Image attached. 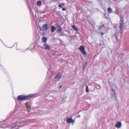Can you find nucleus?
I'll list each match as a JSON object with an SVG mask.
<instances>
[{"label": "nucleus", "mask_w": 129, "mask_h": 129, "mask_svg": "<svg viewBox=\"0 0 129 129\" xmlns=\"http://www.w3.org/2000/svg\"><path fill=\"white\" fill-rule=\"evenodd\" d=\"M67 122L69 123H72L73 122V120L70 118H68L67 119Z\"/></svg>", "instance_id": "obj_9"}, {"label": "nucleus", "mask_w": 129, "mask_h": 129, "mask_svg": "<svg viewBox=\"0 0 129 129\" xmlns=\"http://www.w3.org/2000/svg\"><path fill=\"white\" fill-rule=\"evenodd\" d=\"M62 86H60L59 87V88H61L62 87Z\"/></svg>", "instance_id": "obj_25"}, {"label": "nucleus", "mask_w": 129, "mask_h": 129, "mask_svg": "<svg viewBox=\"0 0 129 129\" xmlns=\"http://www.w3.org/2000/svg\"><path fill=\"white\" fill-rule=\"evenodd\" d=\"M79 50L81 53L84 55H86L87 53L85 50V47L83 45H81L79 48Z\"/></svg>", "instance_id": "obj_2"}, {"label": "nucleus", "mask_w": 129, "mask_h": 129, "mask_svg": "<svg viewBox=\"0 0 129 129\" xmlns=\"http://www.w3.org/2000/svg\"><path fill=\"white\" fill-rule=\"evenodd\" d=\"M30 103L29 102H28L26 103V105L27 108H29L30 107Z\"/></svg>", "instance_id": "obj_11"}, {"label": "nucleus", "mask_w": 129, "mask_h": 129, "mask_svg": "<svg viewBox=\"0 0 129 129\" xmlns=\"http://www.w3.org/2000/svg\"><path fill=\"white\" fill-rule=\"evenodd\" d=\"M107 10L109 13H110L112 12V10L110 8H108Z\"/></svg>", "instance_id": "obj_14"}, {"label": "nucleus", "mask_w": 129, "mask_h": 129, "mask_svg": "<svg viewBox=\"0 0 129 129\" xmlns=\"http://www.w3.org/2000/svg\"><path fill=\"white\" fill-rule=\"evenodd\" d=\"M30 108H27L28 111H30Z\"/></svg>", "instance_id": "obj_24"}, {"label": "nucleus", "mask_w": 129, "mask_h": 129, "mask_svg": "<svg viewBox=\"0 0 129 129\" xmlns=\"http://www.w3.org/2000/svg\"><path fill=\"white\" fill-rule=\"evenodd\" d=\"M58 7L60 8L61 7L62 5L61 4H59L58 5Z\"/></svg>", "instance_id": "obj_18"}, {"label": "nucleus", "mask_w": 129, "mask_h": 129, "mask_svg": "<svg viewBox=\"0 0 129 129\" xmlns=\"http://www.w3.org/2000/svg\"><path fill=\"white\" fill-rule=\"evenodd\" d=\"M49 28V26L48 24H45L43 26V29L44 30H47Z\"/></svg>", "instance_id": "obj_8"}, {"label": "nucleus", "mask_w": 129, "mask_h": 129, "mask_svg": "<svg viewBox=\"0 0 129 129\" xmlns=\"http://www.w3.org/2000/svg\"><path fill=\"white\" fill-rule=\"evenodd\" d=\"M42 5L41 2V1H39L37 2V5L38 6H41Z\"/></svg>", "instance_id": "obj_17"}, {"label": "nucleus", "mask_w": 129, "mask_h": 129, "mask_svg": "<svg viewBox=\"0 0 129 129\" xmlns=\"http://www.w3.org/2000/svg\"><path fill=\"white\" fill-rule=\"evenodd\" d=\"M56 30L57 31V32L58 33H60L62 30V27L59 24H58L56 27H55Z\"/></svg>", "instance_id": "obj_3"}, {"label": "nucleus", "mask_w": 129, "mask_h": 129, "mask_svg": "<svg viewBox=\"0 0 129 129\" xmlns=\"http://www.w3.org/2000/svg\"><path fill=\"white\" fill-rule=\"evenodd\" d=\"M102 26H100L99 30H100L102 28Z\"/></svg>", "instance_id": "obj_22"}, {"label": "nucleus", "mask_w": 129, "mask_h": 129, "mask_svg": "<svg viewBox=\"0 0 129 129\" xmlns=\"http://www.w3.org/2000/svg\"><path fill=\"white\" fill-rule=\"evenodd\" d=\"M121 125V122L118 121L116 123L115 126L116 127L119 128L120 127Z\"/></svg>", "instance_id": "obj_7"}, {"label": "nucleus", "mask_w": 129, "mask_h": 129, "mask_svg": "<svg viewBox=\"0 0 129 129\" xmlns=\"http://www.w3.org/2000/svg\"><path fill=\"white\" fill-rule=\"evenodd\" d=\"M33 95L31 94H29L27 95H19L17 97V100L18 101H21L26 100L32 97Z\"/></svg>", "instance_id": "obj_1"}, {"label": "nucleus", "mask_w": 129, "mask_h": 129, "mask_svg": "<svg viewBox=\"0 0 129 129\" xmlns=\"http://www.w3.org/2000/svg\"><path fill=\"white\" fill-rule=\"evenodd\" d=\"M120 21L121 22L119 23V27L120 29V31H122V28L123 26L124 22L123 21V20L121 19L120 20Z\"/></svg>", "instance_id": "obj_4"}, {"label": "nucleus", "mask_w": 129, "mask_h": 129, "mask_svg": "<svg viewBox=\"0 0 129 129\" xmlns=\"http://www.w3.org/2000/svg\"><path fill=\"white\" fill-rule=\"evenodd\" d=\"M104 29H105V28H102V29L103 30H104Z\"/></svg>", "instance_id": "obj_26"}, {"label": "nucleus", "mask_w": 129, "mask_h": 129, "mask_svg": "<svg viewBox=\"0 0 129 129\" xmlns=\"http://www.w3.org/2000/svg\"><path fill=\"white\" fill-rule=\"evenodd\" d=\"M61 4L63 6L64 5V4L63 3H62Z\"/></svg>", "instance_id": "obj_23"}, {"label": "nucleus", "mask_w": 129, "mask_h": 129, "mask_svg": "<svg viewBox=\"0 0 129 129\" xmlns=\"http://www.w3.org/2000/svg\"><path fill=\"white\" fill-rule=\"evenodd\" d=\"M15 125L13 126H12L11 127V128H13L16 127V126H19L20 125V124L19 123H16L15 124Z\"/></svg>", "instance_id": "obj_15"}, {"label": "nucleus", "mask_w": 129, "mask_h": 129, "mask_svg": "<svg viewBox=\"0 0 129 129\" xmlns=\"http://www.w3.org/2000/svg\"><path fill=\"white\" fill-rule=\"evenodd\" d=\"M62 75L60 73H58L57 75L55 76L54 79H57L58 80H59L61 78Z\"/></svg>", "instance_id": "obj_5"}, {"label": "nucleus", "mask_w": 129, "mask_h": 129, "mask_svg": "<svg viewBox=\"0 0 129 129\" xmlns=\"http://www.w3.org/2000/svg\"><path fill=\"white\" fill-rule=\"evenodd\" d=\"M42 40L43 42H44L46 43L47 41V39L46 37H43L42 38Z\"/></svg>", "instance_id": "obj_10"}, {"label": "nucleus", "mask_w": 129, "mask_h": 129, "mask_svg": "<svg viewBox=\"0 0 129 129\" xmlns=\"http://www.w3.org/2000/svg\"><path fill=\"white\" fill-rule=\"evenodd\" d=\"M71 27L73 28V29L76 31H78V28H76L75 25H72Z\"/></svg>", "instance_id": "obj_12"}, {"label": "nucleus", "mask_w": 129, "mask_h": 129, "mask_svg": "<svg viewBox=\"0 0 129 129\" xmlns=\"http://www.w3.org/2000/svg\"><path fill=\"white\" fill-rule=\"evenodd\" d=\"M44 46L45 49H47L48 50H50V46L47 43H45L44 44Z\"/></svg>", "instance_id": "obj_6"}, {"label": "nucleus", "mask_w": 129, "mask_h": 129, "mask_svg": "<svg viewBox=\"0 0 129 129\" xmlns=\"http://www.w3.org/2000/svg\"><path fill=\"white\" fill-rule=\"evenodd\" d=\"M51 31L52 32H53L55 30V29H56V28L53 26H51Z\"/></svg>", "instance_id": "obj_13"}, {"label": "nucleus", "mask_w": 129, "mask_h": 129, "mask_svg": "<svg viewBox=\"0 0 129 129\" xmlns=\"http://www.w3.org/2000/svg\"><path fill=\"white\" fill-rule=\"evenodd\" d=\"M101 33L102 34V36H103L104 34L103 33H102V32H101Z\"/></svg>", "instance_id": "obj_21"}, {"label": "nucleus", "mask_w": 129, "mask_h": 129, "mask_svg": "<svg viewBox=\"0 0 129 129\" xmlns=\"http://www.w3.org/2000/svg\"><path fill=\"white\" fill-rule=\"evenodd\" d=\"M103 31H102V30H101V31L102 32H103Z\"/></svg>", "instance_id": "obj_27"}, {"label": "nucleus", "mask_w": 129, "mask_h": 129, "mask_svg": "<svg viewBox=\"0 0 129 129\" xmlns=\"http://www.w3.org/2000/svg\"><path fill=\"white\" fill-rule=\"evenodd\" d=\"M86 91L87 93H88L89 92V89L88 86L87 85H86Z\"/></svg>", "instance_id": "obj_16"}, {"label": "nucleus", "mask_w": 129, "mask_h": 129, "mask_svg": "<svg viewBox=\"0 0 129 129\" xmlns=\"http://www.w3.org/2000/svg\"><path fill=\"white\" fill-rule=\"evenodd\" d=\"M62 9L63 11H65L66 10V9L63 8H62Z\"/></svg>", "instance_id": "obj_20"}, {"label": "nucleus", "mask_w": 129, "mask_h": 129, "mask_svg": "<svg viewBox=\"0 0 129 129\" xmlns=\"http://www.w3.org/2000/svg\"><path fill=\"white\" fill-rule=\"evenodd\" d=\"M116 93L114 91V94L113 95V96H116Z\"/></svg>", "instance_id": "obj_19"}]
</instances>
